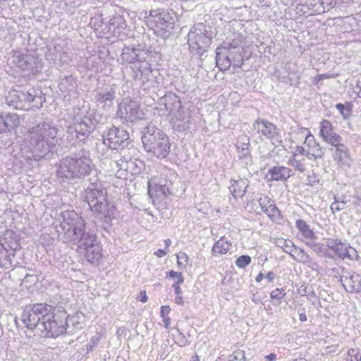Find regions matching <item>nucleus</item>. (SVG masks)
<instances>
[{
    "mask_svg": "<svg viewBox=\"0 0 361 361\" xmlns=\"http://www.w3.org/2000/svg\"><path fill=\"white\" fill-rule=\"evenodd\" d=\"M62 221L57 232L65 243L78 244L85 250V257L91 263L97 262L102 257V247L97 240L96 235L87 231L84 219L74 211L61 213Z\"/></svg>",
    "mask_w": 361,
    "mask_h": 361,
    "instance_id": "f257e3e1",
    "label": "nucleus"
},
{
    "mask_svg": "<svg viewBox=\"0 0 361 361\" xmlns=\"http://www.w3.org/2000/svg\"><path fill=\"white\" fill-rule=\"evenodd\" d=\"M58 128L52 123L44 121L28 128L24 140V155L30 166L33 167L39 161L46 158L56 150Z\"/></svg>",
    "mask_w": 361,
    "mask_h": 361,
    "instance_id": "f03ea898",
    "label": "nucleus"
},
{
    "mask_svg": "<svg viewBox=\"0 0 361 361\" xmlns=\"http://www.w3.org/2000/svg\"><path fill=\"white\" fill-rule=\"evenodd\" d=\"M75 317H69L65 308L59 306L53 307V310L45 314L42 322L37 328V335L42 337H57L66 331L72 333L75 329H80V323L76 322Z\"/></svg>",
    "mask_w": 361,
    "mask_h": 361,
    "instance_id": "7ed1b4c3",
    "label": "nucleus"
},
{
    "mask_svg": "<svg viewBox=\"0 0 361 361\" xmlns=\"http://www.w3.org/2000/svg\"><path fill=\"white\" fill-rule=\"evenodd\" d=\"M93 168L90 157L82 153L67 156L56 165V176L61 182L71 183L88 176Z\"/></svg>",
    "mask_w": 361,
    "mask_h": 361,
    "instance_id": "20e7f679",
    "label": "nucleus"
},
{
    "mask_svg": "<svg viewBox=\"0 0 361 361\" xmlns=\"http://www.w3.org/2000/svg\"><path fill=\"white\" fill-rule=\"evenodd\" d=\"M160 108L164 106L171 116L173 126L179 131L189 128L190 123V111L189 108L183 105L180 98L173 92H169L161 97L159 101Z\"/></svg>",
    "mask_w": 361,
    "mask_h": 361,
    "instance_id": "39448f33",
    "label": "nucleus"
},
{
    "mask_svg": "<svg viewBox=\"0 0 361 361\" xmlns=\"http://www.w3.org/2000/svg\"><path fill=\"white\" fill-rule=\"evenodd\" d=\"M142 142L145 151L158 159L166 158L170 152L168 136L152 124L143 129Z\"/></svg>",
    "mask_w": 361,
    "mask_h": 361,
    "instance_id": "423d86ee",
    "label": "nucleus"
},
{
    "mask_svg": "<svg viewBox=\"0 0 361 361\" xmlns=\"http://www.w3.org/2000/svg\"><path fill=\"white\" fill-rule=\"evenodd\" d=\"M8 105L13 109L23 110H35L41 108L45 102V97L41 92L32 89L28 91L13 89L6 97Z\"/></svg>",
    "mask_w": 361,
    "mask_h": 361,
    "instance_id": "0eeeda50",
    "label": "nucleus"
},
{
    "mask_svg": "<svg viewBox=\"0 0 361 361\" xmlns=\"http://www.w3.org/2000/svg\"><path fill=\"white\" fill-rule=\"evenodd\" d=\"M95 128V120L92 114H84L81 109H78L73 118V124L67 126L66 133L71 142H84Z\"/></svg>",
    "mask_w": 361,
    "mask_h": 361,
    "instance_id": "6e6552de",
    "label": "nucleus"
},
{
    "mask_svg": "<svg viewBox=\"0 0 361 361\" xmlns=\"http://www.w3.org/2000/svg\"><path fill=\"white\" fill-rule=\"evenodd\" d=\"M174 13L163 8L151 10L147 17L148 26L154 33L163 39L167 38L174 28Z\"/></svg>",
    "mask_w": 361,
    "mask_h": 361,
    "instance_id": "1a4fd4ad",
    "label": "nucleus"
},
{
    "mask_svg": "<svg viewBox=\"0 0 361 361\" xmlns=\"http://www.w3.org/2000/svg\"><path fill=\"white\" fill-rule=\"evenodd\" d=\"M53 310V307L46 303H37L32 305H27L23 310L21 321L24 326L30 331H36L42 322L45 314Z\"/></svg>",
    "mask_w": 361,
    "mask_h": 361,
    "instance_id": "9d476101",
    "label": "nucleus"
},
{
    "mask_svg": "<svg viewBox=\"0 0 361 361\" xmlns=\"http://www.w3.org/2000/svg\"><path fill=\"white\" fill-rule=\"evenodd\" d=\"M210 43L211 38L207 35V27L202 23L195 25L188 34V44L192 52L202 55Z\"/></svg>",
    "mask_w": 361,
    "mask_h": 361,
    "instance_id": "9b49d317",
    "label": "nucleus"
},
{
    "mask_svg": "<svg viewBox=\"0 0 361 361\" xmlns=\"http://www.w3.org/2000/svg\"><path fill=\"white\" fill-rule=\"evenodd\" d=\"M12 63L23 73L24 77L36 75L42 69V63L38 58L32 54H17L12 56Z\"/></svg>",
    "mask_w": 361,
    "mask_h": 361,
    "instance_id": "f8f14e48",
    "label": "nucleus"
},
{
    "mask_svg": "<svg viewBox=\"0 0 361 361\" xmlns=\"http://www.w3.org/2000/svg\"><path fill=\"white\" fill-rule=\"evenodd\" d=\"M103 142L112 149L121 150L128 146L129 135L123 129L112 128L103 135Z\"/></svg>",
    "mask_w": 361,
    "mask_h": 361,
    "instance_id": "ddd939ff",
    "label": "nucleus"
},
{
    "mask_svg": "<svg viewBox=\"0 0 361 361\" xmlns=\"http://www.w3.org/2000/svg\"><path fill=\"white\" fill-rule=\"evenodd\" d=\"M252 129L271 140L274 145H276V142H281L280 130L276 125L267 120L258 118L253 123Z\"/></svg>",
    "mask_w": 361,
    "mask_h": 361,
    "instance_id": "4468645a",
    "label": "nucleus"
},
{
    "mask_svg": "<svg viewBox=\"0 0 361 361\" xmlns=\"http://www.w3.org/2000/svg\"><path fill=\"white\" fill-rule=\"evenodd\" d=\"M117 114L121 118L130 123L142 118L138 103L127 98L118 105Z\"/></svg>",
    "mask_w": 361,
    "mask_h": 361,
    "instance_id": "2eb2a0df",
    "label": "nucleus"
},
{
    "mask_svg": "<svg viewBox=\"0 0 361 361\" xmlns=\"http://www.w3.org/2000/svg\"><path fill=\"white\" fill-rule=\"evenodd\" d=\"M326 243L329 250L334 251L339 258L354 259L357 257L356 250L345 241L343 242L338 238H327Z\"/></svg>",
    "mask_w": 361,
    "mask_h": 361,
    "instance_id": "dca6fc26",
    "label": "nucleus"
},
{
    "mask_svg": "<svg viewBox=\"0 0 361 361\" xmlns=\"http://www.w3.org/2000/svg\"><path fill=\"white\" fill-rule=\"evenodd\" d=\"M90 209L97 214L99 219H103L108 226L111 225V221L116 217V207L106 199L94 203Z\"/></svg>",
    "mask_w": 361,
    "mask_h": 361,
    "instance_id": "f3484780",
    "label": "nucleus"
},
{
    "mask_svg": "<svg viewBox=\"0 0 361 361\" xmlns=\"http://www.w3.org/2000/svg\"><path fill=\"white\" fill-rule=\"evenodd\" d=\"M107 197L106 190L100 182L90 183L85 190V200L90 208L97 202L105 200Z\"/></svg>",
    "mask_w": 361,
    "mask_h": 361,
    "instance_id": "a211bd4d",
    "label": "nucleus"
},
{
    "mask_svg": "<svg viewBox=\"0 0 361 361\" xmlns=\"http://www.w3.org/2000/svg\"><path fill=\"white\" fill-rule=\"evenodd\" d=\"M341 282L348 292L358 293L361 290V276L355 272L343 269Z\"/></svg>",
    "mask_w": 361,
    "mask_h": 361,
    "instance_id": "6ab92c4d",
    "label": "nucleus"
},
{
    "mask_svg": "<svg viewBox=\"0 0 361 361\" xmlns=\"http://www.w3.org/2000/svg\"><path fill=\"white\" fill-rule=\"evenodd\" d=\"M329 150L332 153L334 160L338 165L340 166H349L350 165L352 159L349 150L341 142L332 145Z\"/></svg>",
    "mask_w": 361,
    "mask_h": 361,
    "instance_id": "aec40b11",
    "label": "nucleus"
},
{
    "mask_svg": "<svg viewBox=\"0 0 361 361\" xmlns=\"http://www.w3.org/2000/svg\"><path fill=\"white\" fill-rule=\"evenodd\" d=\"M223 47L229 50V56L235 66H241L243 64L242 54L244 50L243 36L239 35L232 42L226 43Z\"/></svg>",
    "mask_w": 361,
    "mask_h": 361,
    "instance_id": "412c9836",
    "label": "nucleus"
},
{
    "mask_svg": "<svg viewBox=\"0 0 361 361\" xmlns=\"http://www.w3.org/2000/svg\"><path fill=\"white\" fill-rule=\"evenodd\" d=\"M319 135L331 146L342 141L341 137L334 130L332 124L327 120H323L320 123Z\"/></svg>",
    "mask_w": 361,
    "mask_h": 361,
    "instance_id": "4be33fe9",
    "label": "nucleus"
},
{
    "mask_svg": "<svg viewBox=\"0 0 361 361\" xmlns=\"http://www.w3.org/2000/svg\"><path fill=\"white\" fill-rule=\"evenodd\" d=\"M305 146L307 147V158L309 160L317 161L319 159L323 158L326 149L319 145L314 135L307 139Z\"/></svg>",
    "mask_w": 361,
    "mask_h": 361,
    "instance_id": "5701e85b",
    "label": "nucleus"
},
{
    "mask_svg": "<svg viewBox=\"0 0 361 361\" xmlns=\"http://www.w3.org/2000/svg\"><path fill=\"white\" fill-rule=\"evenodd\" d=\"M171 181H165L162 183L161 180L157 177H152L148 181L149 193L154 192L158 197L166 196L169 193Z\"/></svg>",
    "mask_w": 361,
    "mask_h": 361,
    "instance_id": "b1692460",
    "label": "nucleus"
},
{
    "mask_svg": "<svg viewBox=\"0 0 361 361\" xmlns=\"http://www.w3.org/2000/svg\"><path fill=\"white\" fill-rule=\"evenodd\" d=\"M115 97L116 92L112 87L99 89L95 94L96 102L104 107L111 106Z\"/></svg>",
    "mask_w": 361,
    "mask_h": 361,
    "instance_id": "393cba45",
    "label": "nucleus"
},
{
    "mask_svg": "<svg viewBox=\"0 0 361 361\" xmlns=\"http://www.w3.org/2000/svg\"><path fill=\"white\" fill-rule=\"evenodd\" d=\"M233 61L229 56V50L223 46L217 47L216 50V63L221 71L228 70Z\"/></svg>",
    "mask_w": 361,
    "mask_h": 361,
    "instance_id": "a878e982",
    "label": "nucleus"
},
{
    "mask_svg": "<svg viewBox=\"0 0 361 361\" xmlns=\"http://www.w3.org/2000/svg\"><path fill=\"white\" fill-rule=\"evenodd\" d=\"M143 51L134 47H125L121 54V60L123 62L128 63H135V61L141 62L142 60V55H144Z\"/></svg>",
    "mask_w": 361,
    "mask_h": 361,
    "instance_id": "bb28decb",
    "label": "nucleus"
},
{
    "mask_svg": "<svg viewBox=\"0 0 361 361\" xmlns=\"http://www.w3.org/2000/svg\"><path fill=\"white\" fill-rule=\"evenodd\" d=\"M268 175L270 180H286L292 176V171L288 167L276 166L269 169Z\"/></svg>",
    "mask_w": 361,
    "mask_h": 361,
    "instance_id": "cd10ccee",
    "label": "nucleus"
},
{
    "mask_svg": "<svg viewBox=\"0 0 361 361\" xmlns=\"http://www.w3.org/2000/svg\"><path fill=\"white\" fill-rule=\"evenodd\" d=\"M126 27V20L119 14H116L109 21V31H111L114 35H119Z\"/></svg>",
    "mask_w": 361,
    "mask_h": 361,
    "instance_id": "c85d7f7f",
    "label": "nucleus"
},
{
    "mask_svg": "<svg viewBox=\"0 0 361 361\" xmlns=\"http://www.w3.org/2000/svg\"><path fill=\"white\" fill-rule=\"evenodd\" d=\"M290 256L294 260L300 263L307 264L309 267L312 269L314 265H316V264L312 261V258L310 256V255L303 249H301L299 247L295 246L293 252H292Z\"/></svg>",
    "mask_w": 361,
    "mask_h": 361,
    "instance_id": "c756f323",
    "label": "nucleus"
},
{
    "mask_svg": "<svg viewBox=\"0 0 361 361\" xmlns=\"http://www.w3.org/2000/svg\"><path fill=\"white\" fill-rule=\"evenodd\" d=\"M233 183L229 187V190L232 195L235 197H242L245 194L247 187V179L233 180Z\"/></svg>",
    "mask_w": 361,
    "mask_h": 361,
    "instance_id": "7c9ffc66",
    "label": "nucleus"
},
{
    "mask_svg": "<svg viewBox=\"0 0 361 361\" xmlns=\"http://www.w3.org/2000/svg\"><path fill=\"white\" fill-rule=\"evenodd\" d=\"M139 66H135L137 71L135 72V78L142 81L143 84L149 80V76L152 73V69L148 63L141 61Z\"/></svg>",
    "mask_w": 361,
    "mask_h": 361,
    "instance_id": "2f4dec72",
    "label": "nucleus"
},
{
    "mask_svg": "<svg viewBox=\"0 0 361 361\" xmlns=\"http://www.w3.org/2000/svg\"><path fill=\"white\" fill-rule=\"evenodd\" d=\"M306 245L309 247L317 255L321 257H331V254L329 252V248L326 244L317 242L314 240L311 242H307Z\"/></svg>",
    "mask_w": 361,
    "mask_h": 361,
    "instance_id": "473e14b6",
    "label": "nucleus"
},
{
    "mask_svg": "<svg viewBox=\"0 0 361 361\" xmlns=\"http://www.w3.org/2000/svg\"><path fill=\"white\" fill-rule=\"evenodd\" d=\"M14 252H8L4 245L0 242V268L8 269L11 267L12 257H14Z\"/></svg>",
    "mask_w": 361,
    "mask_h": 361,
    "instance_id": "72a5a7b5",
    "label": "nucleus"
},
{
    "mask_svg": "<svg viewBox=\"0 0 361 361\" xmlns=\"http://www.w3.org/2000/svg\"><path fill=\"white\" fill-rule=\"evenodd\" d=\"M231 247V243L225 238H221L212 247V253L214 255L226 254Z\"/></svg>",
    "mask_w": 361,
    "mask_h": 361,
    "instance_id": "f704fd0d",
    "label": "nucleus"
},
{
    "mask_svg": "<svg viewBox=\"0 0 361 361\" xmlns=\"http://www.w3.org/2000/svg\"><path fill=\"white\" fill-rule=\"evenodd\" d=\"M6 132L11 131L20 125V118L15 114H8L4 116Z\"/></svg>",
    "mask_w": 361,
    "mask_h": 361,
    "instance_id": "c9c22d12",
    "label": "nucleus"
},
{
    "mask_svg": "<svg viewBox=\"0 0 361 361\" xmlns=\"http://www.w3.org/2000/svg\"><path fill=\"white\" fill-rule=\"evenodd\" d=\"M313 135L311 132L305 128H298L292 133V138L298 142L304 140V145L306 143L307 139L310 137H312Z\"/></svg>",
    "mask_w": 361,
    "mask_h": 361,
    "instance_id": "e433bc0d",
    "label": "nucleus"
},
{
    "mask_svg": "<svg viewBox=\"0 0 361 361\" xmlns=\"http://www.w3.org/2000/svg\"><path fill=\"white\" fill-rule=\"evenodd\" d=\"M276 245L283 249V250L291 255L292 252H293V250L295 247V245L293 244V243L290 240H286L283 238H278L276 240Z\"/></svg>",
    "mask_w": 361,
    "mask_h": 361,
    "instance_id": "4c0bfd02",
    "label": "nucleus"
},
{
    "mask_svg": "<svg viewBox=\"0 0 361 361\" xmlns=\"http://www.w3.org/2000/svg\"><path fill=\"white\" fill-rule=\"evenodd\" d=\"M288 165L293 167L295 170L303 173L306 170L305 159L290 157L288 162Z\"/></svg>",
    "mask_w": 361,
    "mask_h": 361,
    "instance_id": "58836bf2",
    "label": "nucleus"
},
{
    "mask_svg": "<svg viewBox=\"0 0 361 361\" xmlns=\"http://www.w3.org/2000/svg\"><path fill=\"white\" fill-rule=\"evenodd\" d=\"M133 163L130 161H127L125 159L121 158L118 160H116L113 162V164L111 165L114 168V166L116 167L118 171H126L128 169L130 168V166L133 165Z\"/></svg>",
    "mask_w": 361,
    "mask_h": 361,
    "instance_id": "ea45409f",
    "label": "nucleus"
},
{
    "mask_svg": "<svg viewBox=\"0 0 361 361\" xmlns=\"http://www.w3.org/2000/svg\"><path fill=\"white\" fill-rule=\"evenodd\" d=\"M264 212L271 219H277L280 216V212L279 209L276 207L275 204H269V207L267 206Z\"/></svg>",
    "mask_w": 361,
    "mask_h": 361,
    "instance_id": "a19ab883",
    "label": "nucleus"
},
{
    "mask_svg": "<svg viewBox=\"0 0 361 361\" xmlns=\"http://www.w3.org/2000/svg\"><path fill=\"white\" fill-rule=\"evenodd\" d=\"M178 266L180 269L185 268L189 263L188 256L183 252L176 255Z\"/></svg>",
    "mask_w": 361,
    "mask_h": 361,
    "instance_id": "79ce46f5",
    "label": "nucleus"
},
{
    "mask_svg": "<svg viewBox=\"0 0 361 361\" xmlns=\"http://www.w3.org/2000/svg\"><path fill=\"white\" fill-rule=\"evenodd\" d=\"M302 238L301 240L306 245L307 242H311L314 240H317V237L315 235L314 232L310 228H307L304 232L301 233Z\"/></svg>",
    "mask_w": 361,
    "mask_h": 361,
    "instance_id": "37998d69",
    "label": "nucleus"
},
{
    "mask_svg": "<svg viewBox=\"0 0 361 361\" xmlns=\"http://www.w3.org/2000/svg\"><path fill=\"white\" fill-rule=\"evenodd\" d=\"M250 139L246 135L239 136L236 143V147L238 149H240L244 151L245 149H247L249 146Z\"/></svg>",
    "mask_w": 361,
    "mask_h": 361,
    "instance_id": "c03bdc74",
    "label": "nucleus"
},
{
    "mask_svg": "<svg viewBox=\"0 0 361 361\" xmlns=\"http://www.w3.org/2000/svg\"><path fill=\"white\" fill-rule=\"evenodd\" d=\"M319 176L315 173L314 171H311L308 172L307 176V181L308 185H315L319 183Z\"/></svg>",
    "mask_w": 361,
    "mask_h": 361,
    "instance_id": "a18cd8bd",
    "label": "nucleus"
},
{
    "mask_svg": "<svg viewBox=\"0 0 361 361\" xmlns=\"http://www.w3.org/2000/svg\"><path fill=\"white\" fill-rule=\"evenodd\" d=\"M251 262V257L248 255H241L237 258L235 265L239 268H245Z\"/></svg>",
    "mask_w": 361,
    "mask_h": 361,
    "instance_id": "49530a36",
    "label": "nucleus"
},
{
    "mask_svg": "<svg viewBox=\"0 0 361 361\" xmlns=\"http://www.w3.org/2000/svg\"><path fill=\"white\" fill-rule=\"evenodd\" d=\"M350 361H361V350L359 348H350L348 351Z\"/></svg>",
    "mask_w": 361,
    "mask_h": 361,
    "instance_id": "de8ad7c7",
    "label": "nucleus"
},
{
    "mask_svg": "<svg viewBox=\"0 0 361 361\" xmlns=\"http://www.w3.org/2000/svg\"><path fill=\"white\" fill-rule=\"evenodd\" d=\"M334 202L331 204V209L333 213L342 210L345 207V202L343 200L339 201L337 197H334Z\"/></svg>",
    "mask_w": 361,
    "mask_h": 361,
    "instance_id": "09e8293b",
    "label": "nucleus"
},
{
    "mask_svg": "<svg viewBox=\"0 0 361 361\" xmlns=\"http://www.w3.org/2000/svg\"><path fill=\"white\" fill-rule=\"evenodd\" d=\"M258 202L263 212L266 209V207L267 208V206L269 207V204H274V201L265 195L260 197L258 200Z\"/></svg>",
    "mask_w": 361,
    "mask_h": 361,
    "instance_id": "8fccbe9b",
    "label": "nucleus"
},
{
    "mask_svg": "<svg viewBox=\"0 0 361 361\" xmlns=\"http://www.w3.org/2000/svg\"><path fill=\"white\" fill-rule=\"evenodd\" d=\"M168 276L174 279L176 284H182L184 281V278L180 272L170 271L168 273Z\"/></svg>",
    "mask_w": 361,
    "mask_h": 361,
    "instance_id": "3c124183",
    "label": "nucleus"
},
{
    "mask_svg": "<svg viewBox=\"0 0 361 361\" xmlns=\"http://www.w3.org/2000/svg\"><path fill=\"white\" fill-rule=\"evenodd\" d=\"M286 295V292L283 288H276L270 293L271 298L273 300H281Z\"/></svg>",
    "mask_w": 361,
    "mask_h": 361,
    "instance_id": "603ef678",
    "label": "nucleus"
},
{
    "mask_svg": "<svg viewBox=\"0 0 361 361\" xmlns=\"http://www.w3.org/2000/svg\"><path fill=\"white\" fill-rule=\"evenodd\" d=\"M100 341V337L99 336H94L92 337L89 343L86 345L87 352L89 353L92 351L96 345H98Z\"/></svg>",
    "mask_w": 361,
    "mask_h": 361,
    "instance_id": "864d4df0",
    "label": "nucleus"
},
{
    "mask_svg": "<svg viewBox=\"0 0 361 361\" xmlns=\"http://www.w3.org/2000/svg\"><path fill=\"white\" fill-rule=\"evenodd\" d=\"M300 155L307 157V147L302 146H297L291 157L298 158Z\"/></svg>",
    "mask_w": 361,
    "mask_h": 361,
    "instance_id": "5fc2aeb1",
    "label": "nucleus"
},
{
    "mask_svg": "<svg viewBox=\"0 0 361 361\" xmlns=\"http://www.w3.org/2000/svg\"><path fill=\"white\" fill-rule=\"evenodd\" d=\"M296 227L299 230L300 234L304 232L305 230L310 228V226L307 224V223L302 219H298L296 221Z\"/></svg>",
    "mask_w": 361,
    "mask_h": 361,
    "instance_id": "6e6d98bb",
    "label": "nucleus"
},
{
    "mask_svg": "<svg viewBox=\"0 0 361 361\" xmlns=\"http://www.w3.org/2000/svg\"><path fill=\"white\" fill-rule=\"evenodd\" d=\"M229 361H245L244 353L242 351L235 352L234 354L231 356Z\"/></svg>",
    "mask_w": 361,
    "mask_h": 361,
    "instance_id": "4d7b16f0",
    "label": "nucleus"
},
{
    "mask_svg": "<svg viewBox=\"0 0 361 361\" xmlns=\"http://www.w3.org/2000/svg\"><path fill=\"white\" fill-rule=\"evenodd\" d=\"M170 312H171V308L169 306H167V305L161 306V312H160L161 317H169Z\"/></svg>",
    "mask_w": 361,
    "mask_h": 361,
    "instance_id": "13d9d810",
    "label": "nucleus"
},
{
    "mask_svg": "<svg viewBox=\"0 0 361 361\" xmlns=\"http://www.w3.org/2000/svg\"><path fill=\"white\" fill-rule=\"evenodd\" d=\"M336 108L338 110V111L341 113V114L344 117L346 118L347 115L345 113V106L343 104L339 103L336 105Z\"/></svg>",
    "mask_w": 361,
    "mask_h": 361,
    "instance_id": "bf43d9fd",
    "label": "nucleus"
},
{
    "mask_svg": "<svg viewBox=\"0 0 361 361\" xmlns=\"http://www.w3.org/2000/svg\"><path fill=\"white\" fill-rule=\"evenodd\" d=\"M276 277V274L273 271H269L265 278L267 279L269 282H272Z\"/></svg>",
    "mask_w": 361,
    "mask_h": 361,
    "instance_id": "052dcab7",
    "label": "nucleus"
},
{
    "mask_svg": "<svg viewBox=\"0 0 361 361\" xmlns=\"http://www.w3.org/2000/svg\"><path fill=\"white\" fill-rule=\"evenodd\" d=\"M6 128L4 125V116L0 115V133H5Z\"/></svg>",
    "mask_w": 361,
    "mask_h": 361,
    "instance_id": "680f3d73",
    "label": "nucleus"
},
{
    "mask_svg": "<svg viewBox=\"0 0 361 361\" xmlns=\"http://www.w3.org/2000/svg\"><path fill=\"white\" fill-rule=\"evenodd\" d=\"M172 287L174 288L176 295H181L182 291H181V288L180 287V284L173 283L172 285Z\"/></svg>",
    "mask_w": 361,
    "mask_h": 361,
    "instance_id": "e2e57ef3",
    "label": "nucleus"
},
{
    "mask_svg": "<svg viewBox=\"0 0 361 361\" xmlns=\"http://www.w3.org/2000/svg\"><path fill=\"white\" fill-rule=\"evenodd\" d=\"M167 254V252L165 251L164 250H158L157 251H156L154 252V255L157 257H164Z\"/></svg>",
    "mask_w": 361,
    "mask_h": 361,
    "instance_id": "0e129e2a",
    "label": "nucleus"
},
{
    "mask_svg": "<svg viewBox=\"0 0 361 361\" xmlns=\"http://www.w3.org/2000/svg\"><path fill=\"white\" fill-rule=\"evenodd\" d=\"M164 326L167 329L171 324V319L169 317H162Z\"/></svg>",
    "mask_w": 361,
    "mask_h": 361,
    "instance_id": "69168bd1",
    "label": "nucleus"
},
{
    "mask_svg": "<svg viewBox=\"0 0 361 361\" xmlns=\"http://www.w3.org/2000/svg\"><path fill=\"white\" fill-rule=\"evenodd\" d=\"M265 359L267 361H275L276 360V355L275 353H271L265 356Z\"/></svg>",
    "mask_w": 361,
    "mask_h": 361,
    "instance_id": "338daca9",
    "label": "nucleus"
},
{
    "mask_svg": "<svg viewBox=\"0 0 361 361\" xmlns=\"http://www.w3.org/2000/svg\"><path fill=\"white\" fill-rule=\"evenodd\" d=\"M147 300V297L145 291L140 292V301L144 303V302H146Z\"/></svg>",
    "mask_w": 361,
    "mask_h": 361,
    "instance_id": "774afa93",
    "label": "nucleus"
}]
</instances>
